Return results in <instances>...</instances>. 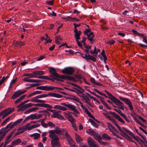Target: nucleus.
Here are the masks:
<instances>
[{
  "mask_svg": "<svg viewBox=\"0 0 147 147\" xmlns=\"http://www.w3.org/2000/svg\"><path fill=\"white\" fill-rule=\"evenodd\" d=\"M49 137L52 139L51 144L53 147L60 146L59 138L56 135H55L52 131H49Z\"/></svg>",
  "mask_w": 147,
  "mask_h": 147,
  "instance_id": "1",
  "label": "nucleus"
},
{
  "mask_svg": "<svg viewBox=\"0 0 147 147\" xmlns=\"http://www.w3.org/2000/svg\"><path fill=\"white\" fill-rule=\"evenodd\" d=\"M49 72L50 75L49 76L51 78H54V79H56L57 81L60 80L61 76L57 73L54 67H51L49 70Z\"/></svg>",
  "mask_w": 147,
  "mask_h": 147,
  "instance_id": "2",
  "label": "nucleus"
},
{
  "mask_svg": "<svg viewBox=\"0 0 147 147\" xmlns=\"http://www.w3.org/2000/svg\"><path fill=\"white\" fill-rule=\"evenodd\" d=\"M14 109V108L11 109V107L5 109L0 113V117L2 116V119H4L7 115L13 112Z\"/></svg>",
  "mask_w": 147,
  "mask_h": 147,
  "instance_id": "3",
  "label": "nucleus"
},
{
  "mask_svg": "<svg viewBox=\"0 0 147 147\" xmlns=\"http://www.w3.org/2000/svg\"><path fill=\"white\" fill-rule=\"evenodd\" d=\"M119 99L122 101L125 102L126 104L128 105L130 110L133 112V113L135 115H136V114L134 112V108L132 104L128 98L119 96Z\"/></svg>",
  "mask_w": 147,
  "mask_h": 147,
  "instance_id": "4",
  "label": "nucleus"
},
{
  "mask_svg": "<svg viewBox=\"0 0 147 147\" xmlns=\"http://www.w3.org/2000/svg\"><path fill=\"white\" fill-rule=\"evenodd\" d=\"M74 71V68L71 67L65 68L62 70V73L70 75H73Z\"/></svg>",
  "mask_w": 147,
  "mask_h": 147,
  "instance_id": "5",
  "label": "nucleus"
},
{
  "mask_svg": "<svg viewBox=\"0 0 147 147\" xmlns=\"http://www.w3.org/2000/svg\"><path fill=\"white\" fill-rule=\"evenodd\" d=\"M27 91V90H25L24 91H21L19 90L15 92L12 95L11 97V99L14 100L16 98L18 97L21 95L25 93Z\"/></svg>",
  "mask_w": 147,
  "mask_h": 147,
  "instance_id": "6",
  "label": "nucleus"
},
{
  "mask_svg": "<svg viewBox=\"0 0 147 147\" xmlns=\"http://www.w3.org/2000/svg\"><path fill=\"white\" fill-rule=\"evenodd\" d=\"M60 104L61 105H63L65 107H66L68 108L71 109L73 111L77 114L79 113V112L77 110V109L76 108L75 106L74 105L69 104H67L65 103H60Z\"/></svg>",
  "mask_w": 147,
  "mask_h": 147,
  "instance_id": "7",
  "label": "nucleus"
},
{
  "mask_svg": "<svg viewBox=\"0 0 147 147\" xmlns=\"http://www.w3.org/2000/svg\"><path fill=\"white\" fill-rule=\"evenodd\" d=\"M81 56L83 58L85 59L86 61L91 60L92 61L95 62L96 60V59L94 56L91 55H88V56H87V55L85 54L84 56L81 53H80Z\"/></svg>",
  "mask_w": 147,
  "mask_h": 147,
  "instance_id": "8",
  "label": "nucleus"
},
{
  "mask_svg": "<svg viewBox=\"0 0 147 147\" xmlns=\"http://www.w3.org/2000/svg\"><path fill=\"white\" fill-rule=\"evenodd\" d=\"M33 104L28 103L25 105H23L22 106H20L19 107L20 108L18 109V111H24L28 108L34 106V105H33Z\"/></svg>",
  "mask_w": 147,
  "mask_h": 147,
  "instance_id": "9",
  "label": "nucleus"
},
{
  "mask_svg": "<svg viewBox=\"0 0 147 147\" xmlns=\"http://www.w3.org/2000/svg\"><path fill=\"white\" fill-rule=\"evenodd\" d=\"M109 113L112 115L117 119L120 122L123 124L125 123V121L121 118L115 112L109 111Z\"/></svg>",
  "mask_w": 147,
  "mask_h": 147,
  "instance_id": "10",
  "label": "nucleus"
},
{
  "mask_svg": "<svg viewBox=\"0 0 147 147\" xmlns=\"http://www.w3.org/2000/svg\"><path fill=\"white\" fill-rule=\"evenodd\" d=\"M73 78L74 77L72 76H68L62 75L60 77V80H59V81L63 82H64V80L72 81Z\"/></svg>",
  "mask_w": 147,
  "mask_h": 147,
  "instance_id": "11",
  "label": "nucleus"
},
{
  "mask_svg": "<svg viewBox=\"0 0 147 147\" xmlns=\"http://www.w3.org/2000/svg\"><path fill=\"white\" fill-rule=\"evenodd\" d=\"M33 105L36 107H45V108H49L50 109H52L53 107L51 105L49 104L45 103H38V104H33Z\"/></svg>",
  "mask_w": 147,
  "mask_h": 147,
  "instance_id": "12",
  "label": "nucleus"
},
{
  "mask_svg": "<svg viewBox=\"0 0 147 147\" xmlns=\"http://www.w3.org/2000/svg\"><path fill=\"white\" fill-rule=\"evenodd\" d=\"M88 39L90 40V43L92 44L95 41V39H93V38L95 36L93 32H90L87 35Z\"/></svg>",
  "mask_w": 147,
  "mask_h": 147,
  "instance_id": "13",
  "label": "nucleus"
},
{
  "mask_svg": "<svg viewBox=\"0 0 147 147\" xmlns=\"http://www.w3.org/2000/svg\"><path fill=\"white\" fill-rule=\"evenodd\" d=\"M88 143L90 147H100L93 140H89L88 141Z\"/></svg>",
  "mask_w": 147,
  "mask_h": 147,
  "instance_id": "14",
  "label": "nucleus"
},
{
  "mask_svg": "<svg viewBox=\"0 0 147 147\" xmlns=\"http://www.w3.org/2000/svg\"><path fill=\"white\" fill-rule=\"evenodd\" d=\"M50 131H53V132L55 135H56L55 133L57 134L61 135L63 134V133L64 132L63 131H61L60 129L57 126L55 128L54 130H50Z\"/></svg>",
  "mask_w": 147,
  "mask_h": 147,
  "instance_id": "15",
  "label": "nucleus"
},
{
  "mask_svg": "<svg viewBox=\"0 0 147 147\" xmlns=\"http://www.w3.org/2000/svg\"><path fill=\"white\" fill-rule=\"evenodd\" d=\"M112 101L114 103L119 106L123 105V103L115 97L112 100Z\"/></svg>",
  "mask_w": 147,
  "mask_h": 147,
  "instance_id": "16",
  "label": "nucleus"
},
{
  "mask_svg": "<svg viewBox=\"0 0 147 147\" xmlns=\"http://www.w3.org/2000/svg\"><path fill=\"white\" fill-rule=\"evenodd\" d=\"M12 123V122L8 124L5 128H2L0 129V131L3 132H6V134L9 131V129H7L9 128V126Z\"/></svg>",
  "mask_w": 147,
  "mask_h": 147,
  "instance_id": "17",
  "label": "nucleus"
},
{
  "mask_svg": "<svg viewBox=\"0 0 147 147\" xmlns=\"http://www.w3.org/2000/svg\"><path fill=\"white\" fill-rule=\"evenodd\" d=\"M48 96L57 98H61L63 96L56 93L49 92L48 94Z\"/></svg>",
  "mask_w": 147,
  "mask_h": 147,
  "instance_id": "18",
  "label": "nucleus"
},
{
  "mask_svg": "<svg viewBox=\"0 0 147 147\" xmlns=\"http://www.w3.org/2000/svg\"><path fill=\"white\" fill-rule=\"evenodd\" d=\"M38 113H42V115H44L45 116V115H47V116L48 115L49 116L50 115L49 112L47 111V109L46 110H41L39 111L38 112Z\"/></svg>",
  "mask_w": 147,
  "mask_h": 147,
  "instance_id": "19",
  "label": "nucleus"
},
{
  "mask_svg": "<svg viewBox=\"0 0 147 147\" xmlns=\"http://www.w3.org/2000/svg\"><path fill=\"white\" fill-rule=\"evenodd\" d=\"M67 139L68 142L69 144H70L71 147H75L76 146L75 144H72V143L73 142V140L71 136L67 138Z\"/></svg>",
  "mask_w": 147,
  "mask_h": 147,
  "instance_id": "20",
  "label": "nucleus"
},
{
  "mask_svg": "<svg viewBox=\"0 0 147 147\" xmlns=\"http://www.w3.org/2000/svg\"><path fill=\"white\" fill-rule=\"evenodd\" d=\"M15 44V46L18 47H20L24 45V42L20 41L16 42Z\"/></svg>",
  "mask_w": 147,
  "mask_h": 147,
  "instance_id": "21",
  "label": "nucleus"
},
{
  "mask_svg": "<svg viewBox=\"0 0 147 147\" xmlns=\"http://www.w3.org/2000/svg\"><path fill=\"white\" fill-rule=\"evenodd\" d=\"M81 33V31L80 30L78 31V32L75 33L74 36L76 40H78L80 39V36Z\"/></svg>",
  "mask_w": 147,
  "mask_h": 147,
  "instance_id": "22",
  "label": "nucleus"
},
{
  "mask_svg": "<svg viewBox=\"0 0 147 147\" xmlns=\"http://www.w3.org/2000/svg\"><path fill=\"white\" fill-rule=\"evenodd\" d=\"M93 136L94 138L98 141L102 139V138L101 136L96 132L95 133Z\"/></svg>",
  "mask_w": 147,
  "mask_h": 147,
  "instance_id": "23",
  "label": "nucleus"
},
{
  "mask_svg": "<svg viewBox=\"0 0 147 147\" xmlns=\"http://www.w3.org/2000/svg\"><path fill=\"white\" fill-rule=\"evenodd\" d=\"M68 120L70 121L71 123L74 122L75 119L71 115H67L66 116Z\"/></svg>",
  "mask_w": 147,
  "mask_h": 147,
  "instance_id": "24",
  "label": "nucleus"
},
{
  "mask_svg": "<svg viewBox=\"0 0 147 147\" xmlns=\"http://www.w3.org/2000/svg\"><path fill=\"white\" fill-rule=\"evenodd\" d=\"M33 73L36 74V76L37 75H41L44 74V71L40 70H37L33 72Z\"/></svg>",
  "mask_w": 147,
  "mask_h": 147,
  "instance_id": "25",
  "label": "nucleus"
},
{
  "mask_svg": "<svg viewBox=\"0 0 147 147\" xmlns=\"http://www.w3.org/2000/svg\"><path fill=\"white\" fill-rule=\"evenodd\" d=\"M21 141L19 138H18L15 140L12 141L11 144L15 146L20 144L21 142Z\"/></svg>",
  "mask_w": 147,
  "mask_h": 147,
  "instance_id": "26",
  "label": "nucleus"
},
{
  "mask_svg": "<svg viewBox=\"0 0 147 147\" xmlns=\"http://www.w3.org/2000/svg\"><path fill=\"white\" fill-rule=\"evenodd\" d=\"M40 134L38 133H35L32 134L30 136L31 137H34V139H38L40 137Z\"/></svg>",
  "mask_w": 147,
  "mask_h": 147,
  "instance_id": "27",
  "label": "nucleus"
},
{
  "mask_svg": "<svg viewBox=\"0 0 147 147\" xmlns=\"http://www.w3.org/2000/svg\"><path fill=\"white\" fill-rule=\"evenodd\" d=\"M55 89H56L57 90L62 89L61 88L58 87H55L51 86H48V91L52 90Z\"/></svg>",
  "mask_w": 147,
  "mask_h": 147,
  "instance_id": "28",
  "label": "nucleus"
},
{
  "mask_svg": "<svg viewBox=\"0 0 147 147\" xmlns=\"http://www.w3.org/2000/svg\"><path fill=\"white\" fill-rule=\"evenodd\" d=\"M61 115L59 114L58 113V112L54 113L53 115L51 116L52 118H59Z\"/></svg>",
  "mask_w": 147,
  "mask_h": 147,
  "instance_id": "29",
  "label": "nucleus"
},
{
  "mask_svg": "<svg viewBox=\"0 0 147 147\" xmlns=\"http://www.w3.org/2000/svg\"><path fill=\"white\" fill-rule=\"evenodd\" d=\"M26 96V94L23 95L18 98L15 102V104H17L20 102Z\"/></svg>",
  "mask_w": 147,
  "mask_h": 147,
  "instance_id": "30",
  "label": "nucleus"
},
{
  "mask_svg": "<svg viewBox=\"0 0 147 147\" xmlns=\"http://www.w3.org/2000/svg\"><path fill=\"white\" fill-rule=\"evenodd\" d=\"M75 136L76 141L78 143L80 142L82 140L80 137L79 136V135L77 134H75Z\"/></svg>",
  "mask_w": 147,
  "mask_h": 147,
  "instance_id": "31",
  "label": "nucleus"
},
{
  "mask_svg": "<svg viewBox=\"0 0 147 147\" xmlns=\"http://www.w3.org/2000/svg\"><path fill=\"white\" fill-rule=\"evenodd\" d=\"M102 138L103 140L106 139L108 140H110L111 139V137H109L108 135L105 134L102 135Z\"/></svg>",
  "mask_w": 147,
  "mask_h": 147,
  "instance_id": "32",
  "label": "nucleus"
},
{
  "mask_svg": "<svg viewBox=\"0 0 147 147\" xmlns=\"http://www.w3.org/2000/svg\"><path fill=\"white\" fill-rule=\"evenodd\" d=\"M40 126V124H34L32 125L31 126L29 127L28 129V130H31L33 128H34L38 127Z\"/></svg>",
  "mask_w": 147,
  "mask_h": 147,
  "instance_id": "33",
  "label": "nucleus"
},
{
  "mask_svg": "<svg viewBox=\"0 0 147 147\" xmlns=\"http://www.w3.org/2000/svg\"><path fill=\"white\" fill-rule=\"evenodd\" d=\"M105 91L107 93V94L109 96L108 97V98L111 99V100L114 98L115 97L113 96L112 94H110L109 92H108L106 90H105Z\"/></svg>",
  "mask_w": 147,
  "mask_h": 147,
  "instance_id": "34",
  "label": "nucleus"
},
{
  "mask_svg": "<svg viewBox=\"0 0 147 147\" xmlns=\"http://www.w3.org/2000/svg\"><path fill=\"white\" fill-rule=\"evenodd\" d=\"M105 91L107 93V94L109 96L108 97V98L111 99V100L114 98L115 97L113 96L112 94H110L109 92H108L106 90H105Z\"/></svg>",
  "mask_w": 147,
  "mask_h": 147,
  "instance_id": "35",
  "label": "nucleus"
},
{
  "mask_svg": "<svg viewBox=\"0 0 147 147\" xmlns=\"http://www.w3.org/2000/svg\"><path fill=\"white\" fill-rule=\"evenodd\" d=\"M105 91L107 93V94L109 96L108 97V98L111 99V100L114 98L115 97L113 96L112 94H110L109 92H108L106 90H105Z\"/></svg>",
  "mask_w": 147,
  "mask_h": 147,
  "instance_id": "36",
  "label": "nucleus"
},
{
  "mask_svg": "<svg viewBox=\"0 0 147 147\" xmlns=\"http://www.w3.org/2000/svg\"><path fill=\"white\" fill-rule=\"evenodd\" d=\"M89 120L91 123L92 124V125H93L94 127L96 128H97L98 127V126L97 125L96 123L93 120L90 119H89Z\"/></svg>",
  "mask_w": 147,
  "mask_h": 147,
  "instance_id": "37",
  "label": "nucleus"
},
{
  "mask_svg": "<svg viewBox=\"0 0 147 147\" xmlns=\"http://www.w3.org/2000/svg\"><path fill=\"white\" fill-rule=\"evenodd\" d=\"M6 132H3L0 131V140L1 141L5 136L6 134Z\"/></svg>",
  "mask_w": 147,
  "mask_h": 147,
  "instance_id": "38",
  "label": "nucleus"
},
{
  "mask_svg": "<svg viewBox=\"0 0 147 147\" xmlns=\"http://www.w3.org/2000/svg\"><path fill=\"white\" fill-rule=\"evenodd\" d=\"M123 129L125 132L129 134L131 136L133 134L129 130L127 129L126 128L124 127H122Z\"/></svg>",
  "mask_w": 147,
  "mask_h": 147,
  "instance_id": "39",
  "label": "nucleus"
},
{
  "mask_svg": "<svg viewBox=\"0 0 147 147\" xmlns=\"http://www.w3.org/2000/svg\"><path fill=\"white\" fill-rule=\"evenodd\" d=\"M48 96V94H42L40 95L36 96L37 99L41 98H42L46 97Z\"/></svg>",
  "mask_w": 147,
  "mask_h": 147,
  "instance_id": "40",
  "label": "nucleus"
},
{
  "mask_svg": "<svg viewBox=\"0 0 147 147\" xmlns=\"http://www.w3.org/2000/svg\"><path fill=\"white\" fill-rule=\"evenodd\" d=\"M86 132L88 134L91 135H94L95 132L92 130H91L90 129H89L88 131H86Z\"/></svg>",
  "mask_w": 147,
  "mask_h": 147,
  "instance_id": "41",
  "label": "nucleus"
},
{
  "mask_svg": "<svg viewBox=\"0 0 147 147\" xmlns=\"http://www.w3.org/2000/svg\"><path fill=\"white\" fill-rule=\"evenodd\" d=\"M72 88L76 90L77 91L79 92H80V94H82L84 92V90L81 87V88H79V89L81 90H79L76 88L73 87Z\"/></svg>",
  "mask_w": 147,
  "mask_h": 147,
  "instance_id": "42",
  "label": "nucleus"
},
{
  "mask_svg": "<svg viewBox=\"0 0 147 147\" xmlns=\"http://www.w3.org/2000/svg\"><path fill=\"white\" fill-rule=\"evenodd\" d=\"M10 119V117H8L6 118L4 121H3L1 124V125L2 126L5 124Z\"/></svg>",
  "mask_w": 147,
  "mask_h": 147,
  "instance_id": "43",
  "label": "nucleus"
},
{
  "mask_svg": "<svg viewBox=\"0 0 147 147\" xmlns=\"http://www.w3.org/2000/svg\"><path fill=\"white\" fill-rule=\"evenodd\" d=\"M57 109L59 110L62 111H65L67 110V109L66 108L59 105H58Z\"/></svg>",
  "mask_w": 147,
  "mask_h": 147,
  "instance_id": "44",
  "label": "nucleus"
},
{
  "mask_svg": "<svg viewBox=\"0 0 147 147\" xmlns=\"http://www.w3.org/2000/svg\"><path fill=\"white\" fill-rule=\"evenodd\" d=\"M68 99H70L71 100H73L74 101H76L77 102H78V100L77 98H76V97L75 96H70L69 98H68Z\"/></svg>",
  "mask_w": 147,
  "mask_h": 147,
  "instance_id": "45",
  "label": "nucleus"
},
{
  "mask_svg": "<svg viewBox=\"0 0 147 147\" xmlns=\"http://www.w3.org/2000/svg\"><path fill=\"white\" fill-rule=\"evenodd\" d=\"M89 92L90 93L92 94L93 95L95 96L96 97H98V98H102V97L100 96H99V95L97 94L94 92H92L91 91H89Z\"/></svg>",
  "mask_w": 147,
  "mask_h": 147,
  "instance_id": "46",
  "label": "nucleus"
},
{
  "mask_svg": "<svg viewBox=\"0 0 147 147\" xmlns=\"http://www.w3.org/2000/svg\"><path fill=\"white\" fill-rule=\"evenodd\" d=\"M30 101L29 100H26L23 102H21L19 105L17 106V108H19L20 106H22L24 104H25L29 102Z\"/></svg>",
  "mask_w": 147,
  "mask_h": 147,
  "instance_id": "47",
  "label": "nucleus"
},
{
  "mask_svg": "<svg viewBox=\"0 0 147 147\" xmlns=\"http://www.w3.org/2000/svg\"><path fill=\"white\" fill-rule=\"evenodd\" d=\"M75 19V18H73L69 16H67V17L66 20L67 21H71L73 22H75V20H74V19Z\"/></svg>",
  "mask_w": 147,
  "mask_h": 147,
  "instance_id": "48",
  "label": "nucleus"
},
{
  "mask_svg": "<svg viewBox=\"0 0 147 147\" xmlns=\"http://www.w3.org/2000/svg\"><path fill=\"white\" fill-rule=\"evenodd\" d=\"M28 129V128L27 127L26 125H25L24 126L22 127L21 128H19L18 129V130H22L24 131H25Z\"/></svg>",
  "mask_w": 147,
  "mask_h": 147,
  "instance_id": "49",
  "label": "nucleus"
},
{
  "mask_svg": "<svg viewBox=\"0 0 147 147\" xmlns=\"http://www.w3.org/2000/svg\"><path fill=\"white\" fill-rule=\"evenodd\" d=\"M54 79V78H50L48 76H45V79H47L49 80H51L53 82H54L55 80H56V79Z\"/></svg>",
  "mask_w": 147,
  "mask_h": 147,
  "instance_id": "50",
  "label": "nucleus"
},
{
  "mask_svg": "<svg viewBox=\"0 0 147 147\" xmlns=\"http://www.w3.org/2000/svg\"><path fill=\"white\" fill-rule=\"evenodd\" d=\"M36 113L31 115H30V116H31V119L33 120L34 119H37V118L36 117Z\"/></svg>",
  "mask_w": 147,
  "mask_h": 147,
  "instance_id": "51",
  "label": "nucleus"
},
{
  "mask_svg": "<svg viewBox=\"0 0 147 147\" xmlns=\"http://www.w3.org/2000/svg\"><path fill=\"white\" fill-rule=\"evenodd\" d=\"M121 115L124 118V119H125V121H126L127 122H129V121L125 115L124 114H123V113H122Z\"/></svg>",
  "mask_w": 147,
  "mask_h": 147,
  "instance_id": "52",
  "label": "nucleus"
},
{
  "mask_svg": "<svg viewBox=\"0 0 147 147\" xmlns=\"http://www.w3.org/2000/svg\"><path fill=\"white\" fill-rule=\"evenodd\" d=\"M131 136V137H132V138H133V139H135V140L136 141H137L138 142H139V143H140V144H141L140 143V142H139V140H139V139H138V138L137 137V136L136 137V136H135L134 134H132Z\"/></svg>",
  "mask_w": 147,
  "mask_h": 147,
  "instance_id": "53",
  "label": "nucleus"
},
{
  "mask_svg": "<svg viewBox=\"0 0 147 147\" xmlns=\"http://www.w3.org/2000/svg\"><path fill=\"white\" fill-rule=\"evenodd\" d=\"M101 144L103 145L104 146H106L107 145V143L105 142L102 140H100L98 141Z\"/></svg>",
  "mask_w": 147,
  "mask_h": 147,
  "instance_id": "54",
  "label": "nucleus"
},
{
  "mask_svg": "<svg viewBox=\"0 0 147 147\" xmlns=\"http://www.w3.org/2000/svg\"><path fill=\"white\" fill-rule=\"evenodd\" d=\"M101 144L103 145L104 146H106L107 145V143L105 142L102 140H100L98 141Z\"/></svg>",
  "mask_w": 147,
  "mask_h": 147,
  "instance_id": "55",
  "label": "nucleus"
},
{
  "mask_svg": "<svg viewBox=\"0 0 147 147\" xmlns=\"http://www.w3.org/2000/svg\"><path fill=\"white\" fill-rule=\"evenodd\" d=\"M121 133L120 134L123 136L125 137V138L128 135L126 133L124 132L123 130L120 132Z\"/></svg>",
  "mask_w": 147,
  "mask_h": 147,
  "instance_id": "56",
  "label": "nucleus"
},
{
  "mask_svg": "<svg viewBox=\"0 0 147 147\" xmlns=\"http://www.w3.org/2000/svg\"><path fill=\"white\" fill-rule=\"evenodd\" d=\"M75 77L78 80H80L83 78V77L80 75H75Z\"/></svg>",
  "mask_w": 147,
  "mask_h": 147,
  "instance_id": "57",
  "label": "nucleus"
},
{
  "mask_svg": "<svg viewBox=\"0 0 147 147\" xmlns=\"http://www.w3.org/2000/svg\"><path fill=\"white\" fill-rule=\"evenodd\" d=\"M90 29H86L85 31L84 32V34L85 35H87L88 34V33L90 32Z\"/></svg>",
  "mask_w": 147,
  "mask_h": 147,
  "instance_id": "58",
  "label": "nucleus"
},
{
  "mask_svg": "<svg viewBox=\"0 0 147 147\" xmlns=\"http://www.w3.org/2000/svg\"><path fill=\"white\" fill-rule=\"evenodd\" d=\"M54 2L53 0H51L49 1H46V3L49 5H53V3Z\"/></svg>",
  "mask_w": 147,
  "mask_h": 147,
  "instance_id": "59",
  "label": "nucleus"
},
{
  "mask_svg": "<svg viewBox=\"0 0 147 147\" xmlns=\"http://www.w3.org/2000/svg\"><path fill=\"white\" fill-rule=\"evenodd\" d=\"M48 125H49L50 127H54L55 126V124L50 121L48 122Z\"/></svg>",
  "mask_w": 147,
  "mask_h": 147,
  "instance_id": "60",
  "label": "nucleus"
},
{
  "mask_svg": "<svg viewBox=\"0 0 147 147\" xmlns=\"http://www.w3.org/2000/svg\"><path fill=\"white\" fill-rule=\"evenodd\" d=\"M31 82H39L40 83L42 81V80H34V79H32Z\"/></svg>",
  "mask_w": 147,
  "mask_h": 147,
  "instance_id": "61",
  "label": "nucleus"
},
{
  "mask_svg": "<svg viewBox=\"0 0 147 147\" xmlns=\"http://www.w3.org/2000/svg\"><path fill=\"white\" fill-rule=\"evenodd\" d=\"M24 80L25 82H31L32 79H29L28 78L26 77V78H25L24 79Z\"/></svg>",
  "mask_w": 147,
  "mask_h": 147,
  "instance_id": "62",
  "label": "nucleus"
},
{
  "mask_svg": "<svg viewBox=\"0 0 147 147\" xmlns=\"http://www.w3.org/2000/svg\"><path fill=\"white\" fill-rule=\"evenodd\" d=\"M55 39L60 41H62L63 40L62 38L59 35H57L55 36Z\"/></svg>",
  "mask_w": 147,
  "mask_h": 147,
  "instance_id": "63",
  "label": "nucleus"
},
{
  "mask_svg": "<svg viewBox=\"0 0 147 147\" xmlns=\"http://www.w3.org/2000/svg\"><path fill=\"white\" fill-rule=\"evenodd\" d=\"M82 98L85 101L86 100H88L89 101H90V99L87 96L85 95V94L84 96H82Z\"/></svg>",
  "mask_w": 147,
  "mask_h": 147,
  "instance_id": "64",
  "label": "nucleus"
}]
</instances>
